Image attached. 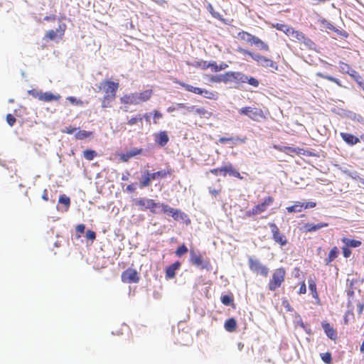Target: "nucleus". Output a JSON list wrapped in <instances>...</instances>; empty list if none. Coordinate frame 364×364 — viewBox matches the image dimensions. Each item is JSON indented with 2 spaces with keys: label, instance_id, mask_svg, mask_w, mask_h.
Listing matches in <instances>:
<instances>
[{
  "label": "nucleus",
  "instance_id": "nucleus-2",
  "mask_svg": "<svg viewBox=\"0 0 364 364\" xmlns=\"http://www.w3.org/2000/svg\"><path fill=\"white\" fill-rule=\"evenodd\" d=\"M153 91L146 90L141 92H134L124 95L120 98V102L125 105H137L148 101L152 96Z\"/></svg>",
  "mask_w": 364,
  "mask_h": 364
},
{
  "label": "nucleus",
  "instance_id": "nucleus-25",
  "mask_svg": "<svg viewBox=\"0 0 364 364\" xmlns=\"http://www.w3.org/2000/svg\"><path fill=\"white\" fill-rule=\"evenodd\" d=\"M225 173H223V176H225L226 173H228L230 176H232L235 178L243 179V177L241 176L240 172L234 168L232 164H228L225 166Z\"/></svg>",
  "mask_w": 364,
  "mask_h": 364
},
{
  "label": "nucleus",
  "instance_id": "nucleus-36",
  "mask_svg": "<svg viewBox=\"0 0 364 364\" xmlns=\"http://www.w3.org/2000/svg\"><path fill=\"white\" fill-rule=\"evenodd\" d=\"M316 75L317 77H321V78L326 79V80H329L331 82H333L336 83L337 85H338L340 87H342V84H341V81L338 78H336V77H332L331 75H324L323 73H322L321 72L316 73Z\"/></svg>",
  "mask_w": 364,
  "mask_h": 364
},
{
  "label": "nucleus",
  "instance_id": "nucleus-8",
  "mask_svg": "<svg viewBox=\"0 0 364 364\" xmlns=\"http://www.w3.org/2000/svg\"><path fill=\"white\" fill-rule=\"evenodd\" d=\"M291 40L294 42H298L301 44H304L306 48H312L314 46V43L303 32L295 30L294 28H291L289 35Z\"/></svg>",
  "mask_w": 364,
  "mask_h": 364
},
{
  "label": "nucleus",
  "instance_id": "nucleus-19",
  "mask_svg": "<svg viewBox=\"0 0 364 364\" xmlns=\"http://www.w3.org/2000/svg\"><path fill=\"white\" fill-rule=\"evenodd\" d=\"M180 267L181 262L178 261L167 267L166 269V278L168 279L174 278L176 276V271L179 269Z\"/></svg>",
  "mask_w": 364,
  "mask_h": 364
},
{
  "label": "nucleus",
  "instance_id": "nucleus-32",
  "mask_svg": "<svg viewBox=\"0 0 364 364\" xmlns=\"http://www.w3.org/2000/svg\"><path fill=\"white\" fill-rule=\"evenodd\" d=\"M151 181H153V179L151 178L150 173L149 171H146L142 176L141 180L140 181V187H148L150 186Z\"/></svg>",
  "mask_w": 364,
  "mask_h": 364
},
{
  "label": "nucleus",
  "instance_id": "nucleus-22",
  "mask_svg": "<svg viewBox=\"0 0 364 364\" xmlns=\"http://www.w3.org/2000/svg\"><path fill=\"white\" fill-rule=\"evenodd\" d=\"M61 98L60 95H53L51 92H42L40 96V100L43 102H52V101H58Z\"/></svg>",
  "mask_w": 364,
  "mask_h": 364
},
{
  "label": "nucleus",
  "instance_id": "nucleus-5",
  "mask_svg": "<svg viewBox=\"0 0 364 364\" xmlns=\"http://www.w3.org/2000/svg\"><path fill=\"white\" fill-rule=\"evenodd\" d=\"M240 114L245 115L255 122H261L266 119L263 110L257 107H244L239 109Z\"/></svg>",
  "mask_w": 364,
  "mask_h": 364
},
{
  "label": "nucleus",
  "instance_id": "nucleus-58",
  "mask_svg": "<svg viewBox=\"0 0 364 364\" xmlns=\"http://www.w3.org/2000/svg\"><path fill=\"white\" fill-rule=\"evenodd\" d=\"M210 82H222V75H211L209 78Z\"/></svg>",
  "mask_w": 364,
  "mask_h": 364
},
{
  "label": "nucleus",
  "instance_id": "nucleus-12",
  "mask_svg": "<svg viewBox=\"0 0 364 364\" xmlns=\"http://www.w3.org/2000/svg\"><path fill=\"white\" fill-rule=\"evenodd\" d=\"M66 30V24L61 23L56 30H49L45 34V39L58 41L61 40Z\"/></svg>",
  "mask_w": 364,
  "mask_h": 364
},
{
  "label": "nucleus",
  "instance_id": "nucleus-48",
  "mask_svg": "<svg viewBox=\"0 0 364 364\" xmlns=\"http://www.w3.org/2000/svg\"><path fill=\"white\" fill-rule=\"evenodd\" d=\"M321 358L322 360L325 363H326V364H331L332 356H331V353L327 352V353H321Z\"/></svg>",
  "mask_w": 364,
  "mask_h": 364
},
{
  "label": "nucleus",
  "instance_id": "nucleus-13",
  "mask_svg": "<svg viewBox=\"0 0 364 364\" xmlns=\"http://www.w3.org/2000/svg\"><path fill=\"white\" fill-rule=\"evenodd\" d=\"M122 282L127 284L138 283L139 277L136 269L128 268L124 270L121 275Z\"/></svg>",
  "mask_w": 364,
  "mask_h": 364
},
{
  "label": "nucleus",
  "instance_id": "nucleus-10",
  "mask_svg": "<svg viewBox=\"0 0 364 364\" xmlns=\"http://www.w3.org/2000/svg\"><path fill=\"white\" fill-rule=\"evenodd\" d=\"M268 225L272 234L273 240L281 246L286 245L288 240L286 236L280 232L277 225L274 223H270Z\"/></svg>",
  "mask_w": 364,
  "mask_h": 364
},
{
  "label": "nucleus",
  "instance_id": "nucleus-35",
  "mask_svg": "<svg viewBox=\"0 0 364 364\" xmlns=\"http://www.w3.org/2000/svg\"><path fill=\"white\" fill-rule=\"evenodd\" d=\"M273 27L275 28L278 31L284 32L287 36L289 35L290 31H291V28H293L287 24L279 23L274 24Z\"/></svg>",
  "mask_w": 364,
  "mask_h": 364
},
{
  "label": "nucleus",
  "instance_id": "nucleus-47",
  "mask_svg": "<svg viewBox=\"0 0 364 364\" xmlns=\"http://www.w3.org/2000/svg\"><path fill=\"white\" fill-rule=\"evenodd\" d=\"M350 319H354V314L352 311H347L343 316L344 323L348 325Z\"/></svg>",
  "mask_w": 364,
  "mask_h": 364
},
{
  "label": "nucleus",
  "instance_id": "nucleus-23",
  "mask_svg": "<svg viewBox=\"0 0 364 364\" xmlns=\"http://www.w3.org/2000/svg\"><path fill=\"white\" fill-rule=\"evenodd\" d=\"M328 226V223H320L318 224L313 223H306L304 226L306 232H314L322 228H326Z\"/></svg>",
  "mask_w": 364,
  "mask_h": 364
},
{
  "label": "nucleus",
  "instance_id": "nucleus-56",
  "mask_svg": "<svg viewBox=\"0 0 364 364\" xmlns=\"http://www.w3.org/2000/svg\"><path fill=\"white\" fill-rule=\"evenodd\" d=\"M129 152L130 154V156L132 157H134L136 155L141 154L143 152V149L134 148V149H131Z\"/></svg>",
  "mask_w": 364,
  "mask_h": 364
},
{
  "label": "nucleus",
  "instance_id": "nucleus-21",
  "mask_svg": "<svg viewBox=\"0 0 364 364\" xmlns=\"http://www.w3.org/2000/svg\"><path fill=\"white\" fill-rule=\"evenodd\" d=\"M340 135L342 139L348 144L354 145L360 142V139L352 134L341 132Z\"/></svg>",
  "mask_w": 364,
  "mask_h": 364
},
{
  "label": "nucleus",
  "instance_id": "nucleus-6",
  "mask_svg": "<svg viewBox=\"0 0 364 364\" xmlns=\"http://www.w3.org/2000/svg\"><path fill=\"white\" fill-rule=\"evenodd\" d=\"M274 198L272 196L266 197L261 203L255 205L251 210H247L245 213V218H250L266 211L268 207L274 203Z\"/></svg>",
  "mask_w": 364,
  "mask_h": 364
},
{
  "label": "nucleus",
  "instance_id": "nucleus-9",
  "mask_svg": "<svg viewBox=\"0 0 364 364\" xmlns=\"http://www.w3.org/2000/svg\"><path fill=\"white\" fill-rule=\"evenodd\" d=\"M248 264L250 269L255 273L259 274L264 277H267L269 274V268L263 265L258 259H255L252 257L249 258Z\"/></svg>",
  "mask_w": 364,
  "mask_h": 364
},
{
  "label": "nucleus",
  "instance_id": "nucleus-20",
  "mask_svg": "<svg viewBox=\"0 0 364 364\" xmlns=\"http://www.w3.org/2000/svg\"><path fill=\"white\" fill-rule=\"evenodd\" d=\"M174 82L179 85L181 87H183L186 91L193 92L196 95L200 94L201 88L198 87H194L193 85L186 84L183 82L179 81L178 80H174Z\"/></svg>",
  "mask_w": 364,
  "mask_h": 364
},
{
  "label": "nucleus",
  "instance_id": "nucleus-16",
  "mask_svg": "<svg viewBox=\"0 0 364 364\" xmlns=\"http://www.w3.org/2000/svg\"><path fill=\"white\" fill-rule=\"evenodd\" d=\"M321 326L328 338L333 341H336L338 338L336 330L329 323L323 321Z\"/></svg>",
  "mask_w": 364,
  "mask_h": 364
},
{
  "label": "nucleus",
  "instance_id": "nucleus-52",
  "mask_svg": "<svg viewBox=\"0 0 364 364\" xmlns=\"http://www.w3.org/2000/svg\"><path fill=\"white\" fill-rule=\"evenodd\" d=\"M232 71L227 72L225 74L222 75V82L227 83L228 82H232Z\"/></svg>",
  "mask_w": 364,
  "mask_h": 364
},
{
  "label": "nucleus",
  "instance_id": "nucleus-28",
  "mask_svg": "<svg viewBox=\"0 0 364 364\" xmlns=\"http://www.w3.org/2000/svg\"><path fill=\"white\" fill-rule=\"evenodd\" d=\"M200 95L203 96L205 98L211 100H217L219 97V95L215 91H210L205 89L201 88V92Z\"/></svg>",
  "mask_w": 364,
  "mask_h": 364
},
{
  "label": "nucleus",
  "instance_id": "nucleus-61",
  "mask_svg": "<svg viewBox=\"0 0 364 364\" xmlns=\"http://www.w3.org/2000/svg\"><path fill=\"white\" fill-rule=\"evenodd\" d=\"M316 202L311 201V202H307V203H303L304 209L314 208V207H316Z\"/></svg>",
  "mask_w": 364,
  "mask_h": 364
},
{
  "label": "nucleus",
  "instance_id": "nucleus-3",
  "mask_svg": "<svg viewBox=\"0 0 364 364\" xmlns=\"http://www.w3.org/2000/svg\"><path fill=\"white\" fill-rule=\"evenodd\" d=\"M240 53L248 55L252 58L259 65L265 68H270L272 72H275L278 70V65L276 62L273 61L270 58L259 54H253L250 51L245 49H239Z\"/></svg>",
  "mask_w": 364,
  "mask_h": 364
},
{
  "label": "nucleus",
  "instance_id": "nucleus-51",
  "mask_svg": "<svg viewBox=\"0 0 364 364\" xmlns=\"http://www.w3.org/2000/svg\"><path fill=\"white\" fill-rule=\"evenodd\" d=\"M58 202L60 203L64 204L67 208H68L70 204V198L68 197L65 196V195H63L59 198Z\"/></svg>",
  "mask_w": 364,
  "mask_h": 364
},
{
  "label": "nucleus",
  "instance_id": "nucleus-29",
  "mask_svg": "<svg viewBox=\"0 0 364 364\" xmlns=\"http://www.w3.org/2000/svg\"><path fill=\"white\" fill-rule=\"evenodd\" d=\"M246 137H244V138H240L239 136H237V137H220L219 139H218V141L222 144H226L228 142H233L234 144H236V142H240V143H245L246 141Z\"/></svg>",
  "mask_w": 364,
  "mask_h": 364
},
{
  "label": "nucleus",
  "instance_id": "nucleus-15",
  "mask_svg": "<svg viewBox=\"0 0 364 364\" xmlns=\"http://www.w3.org/2000/svg\"><path fill=\"white\" fill-rule=\"evenodd\" d=\"M186 109L189 112H193L196 114L203 119H210L213 115V113L208 109L203 107H196L194 105L187 107Z\"/></svg>",
  "mask_w": 364,
  "mask_h": 364
},
{
  "label": "nucleus",
  "instance_id": "nucleus-38",
  "mask_svg": "<svg viewBox=\"0 0 364 364\" xmlns=\"http://www.w3.org/2000/svg\"><path fill=\"white\" fill-rule=\"evenodd\" d=\"M308 282H309V289L311 291L313 297L315 299H318V294L317 292L316 284L315 281L314 279H309Z\"/></svg>",
  "mask_w": 364,
  "mask_h": 364
},
{
  "label": "nucleus",
  "instance_id": "nucleus-55",
  "mask_svg": "<svg viewBox=\"0 0 364 364\" xmlns=\"http://www.w3.org/2000/svg\"><path fill=\"white\" fill-rule=\"evenodd\" d=\"M342 252L345 258H348L352 253L350 247H348L346 245L342 247Z\"/></svg>",
  "mask_w": 364,
  "mask_h": 364
},
{
  "label": "nucleus",
  "instance_id": "nucleus-11",
  "mask_svg": "<svg viewBox=\"0 0 364 364\" xmlns=\"http://www.w3.org/2000/svg\"><path fill=\"white\" fill-rule=\"evenodd\" d=\"M160 208H161V211L163 213H170L175 220H181L185 221L188 220L187 215L180 210L174 209L164 203H161Z\"/></svg>",
  "mask_w": 364,
  "mask_h": 364
},
{
  "label": "nucleus",
  "instance_id": "nucleus-4",
  "mask_svg": "<svg viewBox=\"0 0 364 364\" xmlns=\"http://www.w3.org/2000/svg\"><path fill=\"white\" fill-rule=\"evenodd\" d=\"M286 277V270L284 267H279L274 269L268 283V289L271 291H274L282 287Z\"/></svg>",
  "mask_w": 364,
  "mask_h": 364
},
{
  "label": "nucleus",
  "instance_id": "nucleus-60",
  "mask_svg": "<svg viewBox=\"0 0 364 364\" xmlns=\"http://www.w3.org/2000/svg\"><path fill=\"white\" fill-rule=\"evenodd\" d=\"M153 114H154V123L157 124L158 123L157 120L162 118L163 114L157 110H154Z\"/></svg>",
  "mask_w": 364,
  "mask_h": 364
},
{
  "label": "nucleus",
  "instance_id": "nucleus-43",
  "mask_svg": "<svg viewBox=\"0 0 364 364\" xmlns=\"http://www.w3.org/2000/svg\"><path fill=\"white\" fill-rule=\"evenodd\" d=\"M220 300L224 305L229 306L233 303L234 299L232 295H223Z\"/></svg>",
  "mask_w": 364,
  "mask_h": 364
},
{
  "label": "nucleus",
  "instance_id": "nucleus-27",
  "mask_svg": "<svg viewBox=\"0 0 364 364\" xmlns=\"http://www.w3.org/2000/svg\"><path fill=\"white\" fill-rule=\"evenodd\" d=\"M341 242L346 245L348 247H358L361 245L362 242L360 240L355 239H350L348 237H343Z\"/></svg>",
  "mask_w": 364,
  "mask_h": 364
},
{
  "label": "nucleus",
  "instance_id": "nucleus-33",
  "mask_svg": "<svg viewBox=\"0 0 364 364\" xmlns=\"http://www.w3.org/2000/svg\"><path fill=\"white\" fill-rule=\"evenodd\" d=\"M237 322L234 318L228 319L225 323V328L227 331L233 332L236 330Z\"/></svg>",
  "mask_w": 364,
  "mask_h": 364
},
{
  "label": "nucleus",
  "instance_id": "nucleus-45",
  "mask_svg": "<svg viewBox=\"0 0 364 364\" xmlns=\"http://www.w3.org/2000/svg\"><path fill=\"white\" fill-rule=\"evenodd\" d=\"M245 82H247L249 85L257 87L259 85V82L257 79L254 77H248L246 75Z\"/></svg>",
  "mask_w": 364,
  "mask_h": 364
},
{
  "label": "nucleus",
  "instance_id": "nucleus-57",
  "mask_svg": "<svg viewBox=\"0 0 364 364\" xmlns=\"http://www.w3.org/2000/svg\"><path fill=\"white\" fill-rule=\"evenodd\" d=\"M28 92L32 97H33L35 98H37V99H38L40 100V96L41 95V91H37L36 90H28Z\"/></svg>",
  "mask_w": 364,
  "mask_h": 364
},
{
  "label": "nucleus",
  "instance_id": "nucleus-24",
  "mask_svg": "<svg viewBox=\"0 0 364 364\" xmlns=\"http://www.w3.org/2000/svg\"><path fill=\"white\" fill-rule=\"evenodd\" d=\"M237 38L247 43L253 44L256 36L247 31H242L237 33Z\"/></svg>",
  "mask_w": 364,
  "mask_h": 364
},
{
  "label": "nucleus",
  "instance_id": "nucleus-44",
  "mask_svg": "<svg viewBox=\"0 0 364 364\" xmlns=\"http://www.w3.org/2000/svg\"><path fill=\"white\" fill-rule=\"evenodd\" d=\"M96 156L97 153L94 150L87 149L83 151V156L89 161L92 160Z\"/></svg>",
  "mask_w": 364,
  "mask_h": 364
},
{
  "label": "nucleus",
  "instance_id": "nucleus-18",
  "mask_svg": "<svg viewBox=\"0 0 364 364\" xmlns=\"http://www.w3.org/2000/svg\"><path fill=\"white\" fill-rule=\"evenodd\" d=\"M338 64L340 72L348 74L353 77H355L356 75L358 76V77L360 78V76L358 74V73L355 70L351 69L350 66L348 64L343 61H340Z\"/></svg>",
  "mask_w": 364,
  "mask_h": 364
},
{
  "label": "nucleus",
  "instance_id": "nucleus-41",
  "mask_svg": "<svg viewBox=\"0 0 364 364\" xmlns=\"http://www.w3.org/2000/svg\"><path fill=\"white\" fill-rule=\"evenodd\" d=\"M253 44L258 46L261 50H263L265 51H268L269 49V46L257 37L255 38V40Z\"/></svg>",
  "mask_w": 364,
  "mask_h": 364
},
{
  "label": "nucleus",
  "instance_id": "nucleus-31",
  "mask_svg": "<svg viewBox=\"0 0 364 364\" xmlns=\"http://www.w3.org/2000/svg\"><path fill=\"white\" fill-rule=\"evenodd\" d=\"M339 250L337 247H333L330 250L328 257L326 259V264L328 265L331 262H333L338 255Z\"/></svg>",
  "mask_w": 364,
  "mask_h": 364
},
{
  "label": "nucleus",
  "instance_id": "nucleus-53",
  "mask_svg": "<svg viewBox=\"0 0 364 364\" xmlns=\"http://www.w3.org/2000/svg\"><path fill=\"white\" fill-rule=\"evenodd\" d=\"M225 166H223V167H220V168H213V169H210L209 171L215 175V176H218V175H223V173H225Z\"/></svg>",
  "mask_w": 364,
  "mask_h": 364
},
{
  "label": "nucleus",
  "instance_id": "nucleus-1",
  "mask_svg": "<svg viewBox=\"0 0 364 364\" xmlns=\"http://www.w3.org/2000/svg\"><path fill=\"white\" fill-rule=\"evenodd\" d=\"M119 87V82H115L109 80H105L100 82L98 89L100 90H102L105 92V95L101 101L102 108H108L112 107V102L116 98V95Z\"/></svg>",
  "mask_w": 364,
  "mask_h": 364
},
{
  "label": "nucleus",
  "instance_id": "nucleus-34",
  "mask_svg": "<svg viewBox=\"0 0 364 364\" xmlns=\"http://www.w3.org/2000/svg\"><path fill=\"white\" fill-rule=\"evenodd\" d=\"M232 82L238 83H245L246 80V75L240 72H232Z\"/></svg>",
  "mask_w": 364,
  "mask_h": 364
},
{
  "label": "nucleus",
  "instance_id": "nucleus-42",
  "mask_svg": "<svg viewBox=\"0 0 364 364\" xmlns=\"http://www.w3.org/2000/svg\"><path fill=\"white\" fill-rule=\"evenodd\" d=\"M192 66L200 68L202 70H206L209 68V62L206 60H199L193 63Z\"/></svg>",
  "mask_w": 364,
  "mask_h": 364
},
{
  "label": "nucleus",
  "instance_id": "nucleus-63",
  "mask_svg": "<svg viewBox=\"0 0 364 364\" xmlns=\"http://www.w3.org/2000/svg\"><path fill=\"white\" fill-rule=\"evenodd\" d=\"M350 177L355 181H359L361 183L364 185V179L360 178L358 173H354L353 175L350 174Z\"/></svg>",
  "mask_w": 364,
  "mask_h": 364
},
{
  "label": "nucleus",
  "instance_id": "nucleus-37",
  "mask_svg": "<svg viewBox=\"0 0 364 364\" xmlns=\"http://www.w3.org/2000/svg\"><path fill=\"white\" fill-rule=\"evenodd\" d=\"M161 203H156L153 199H147V205L145 209H149L152 213H157L156 208H160Z\"/></svg>",
  "mask_w": 364,
  "mask_h": 364
},
{
  "label": "nucleus",
  "instance_id": "nucleus-54",
  "mask_svg": "<svg viewBox=\"0 0 364 364\" xmlns=\"http://www.w3.org/2000/svg\"><path fill=\"white\" fill-rule=\"evenodd\" d=\"M6 122L11 127H12L16 123V119L11 114H8L6 115Z\"/></svg>",
  "mask_w": 364,
  "mask_h": 364
},
{
  "label": "nucleus",
  "instance_id": "nucleus-62",
  "mask_svg": "<svg viewBox=\"0 0 364 364\" xmlns=\"http://www.w3.org/2000/svg\"><path fill=\"white\" fill-rule=\"evenodd\" d=\"M209 68H211L213 71L218 72V65L215 61L209 62Z\"/></svg>",
  "mask_w": 364,
  "mask_h": 364
},
{
  "label": "nucleus",
  "instance_id": "nucleus-14",
  "mask_svg": "<svg viewBox=\"0 0 364 364\" xmlns=\"http://www.w3.org/2000/svg\"><path fill=\"white\" fill-rule=\"evenodd\" d=\"M273 148L279 151L284 152L288 155H292L293 154L299 155L304 154V149L299 147H290L279 145H273Z\"/></svg>",
  "mask_w": 364,
  "mask_h": 364
},
{
  "label": "nucleus",
  "instance_id": "nucleus-30",
  "mask_svg": "<svg viewBox=\"0 0 364 364\" xmlns=\"http://www.w3.org/2000/svg\"><path fill=\"white\" fill-rule=\"evenodd\" d=\"M303 209V203L300 201H296L292 205L286 208V210L289 213H300Z\"/></svg>",
  "mask_w": 364,
  "mask_h": 364
},
{
  "label": "nucleus",
  "instance_id": "nucleus-46",
  "mask_svg": "<svg viewBox=\"0 0 364 364\" xmlns=\"http://www.w3.org/2000/svg\"><path fill=\"white\" fill-rule=\"evenodd\" d=\"M188 251V250L187 247L184 244H183L182 245H181L180 247H178L177 248L175 253H176V256L181 257V256L183 255L184 254L187 253Z\"/></svg>",
  "mask_w": 364,
  "mask_h": 364
},
{
  "label": "nucleus",
  "instance_id": "nucleus-50",
  "mask_svg": "<svg viewBox=\"0 0 364 364\" xmlns=\"http://www.w3.org/2000/svg\"><path fill=\"white\" fill-rule=\"evenodd\" d=\"M135 204L141 208V210H146L145 206L147 205V199L139 198L136 200Z\"/></svg>",
  "mask_w": 364,
  "mask_h": 364
},
{
  "label": "nucleus",
  "instance_id": "nucleus-26",
  "mask_svg": "<svg viewBox=\"0 0 364 364\" xmlns=\"http://www.w3.org/2000/svg\"><path fill=\"white\" fill-rule=\"evenodd\" d=\"M168 140L169 139L166 131L160 132L156 137V143L161 146H164Z\"/></svg>",
  "mask_w": 364,
  "mask_h": 364
},
{
  "label": "nucleus",
  "instance_id": "nucleus-17",
  "mask_svg": "<svg viewBox=\"0 0 364 364\" xmlns=\"http://www.w3.org/2000/svg\"><path fill=\"white\" fill-rule=\"evenodd\" d=\"M173 170L170 166H168L166 169L150 173V174L151 178H152L153 180H156L159 178H165L168 176H170L173 174Z\"/></svg>",
  "mask_w": 364,
  "mask_h": 364
},
{
  "label": "nucleus",
  "instance_id": "nucleus-49",
  "mask_svg": "<svg viewBox=\"0 0 364 364\" xmlns=\"http://www.w3.org/2000/svg\"><path fill=\"white\" fill-rule=\"evenodd\" d=\"M71 104L78 106H82L83 102L81 100L77 99L75 97L70 96L66 98Z\"/></svg>",
  "mask_w": 364,
  "mask_h": 364
},
{
  "label": "nucleus",
  "instance_id": "nucleus-7",
  "mask_svg": "<svg viewBox=\"0 0 364 364\" xmlns=\"http://www.w3.org/2000/svg\"><path fill=\"white\" fill-rule=\"evenodd\" d=\"M190 262L192 264L201 269H211V264L208 259H204L200 254H197L194 250L190 251Z\"/></svg>",
  "mask_w": 364,
  "mask_h": 364
},
{
  "label": "nucleus",
  "instance_id": "nucleus-64",
  "mask_svg": "<svg viewBox=\"0 0 364 364\" xmlns=\"http://www.w3.org/2000/svg\"><path fill=\"white\" fill-rule=\"evenodd\" d=\"M131 158H132V157L130 156L129 152H127V153H126V154H121V156H120V159H121L123 161H124V162L128 161Z\"/></svg>",
  "mask_w": 364,
  "mask_h": 364
},
{
  "label": "nucleus",
  "instance_id": "nucleus-40",
  "mask_svg": "<svg viewBox=\"0 0 364 364\" xmlns=\"http://www.w3.org/2000/svg\"><path fill=\"white\" fill-rule=\"evenodd\" d=\"M92 134V132L85 131V130H79L77 132L75 133V136L77 139H84L85 138H88L91 136Z\"/></svg>",
  "mask_w": 364,
  "mask_h": 364
},
{
  "label": "nucleus",
  "instance_id": "nucleus-59",
  "mask_svg": "<svg viewBox=\"0 0 364 364\" xmlns=\"http://www.w3.org/2000/svg\"><path fill=\"white\" fill-rule=\"evenodd\" d=\"M86 238L90 240H94L96 238V233L92 230H87L86 232Z\"/></svg>",
  "mask_w": 364,
  "mask_h": 364
},
{
  "label": "nucleus",
  "instance_id": "nucleus-39",
  "mask_svg": "<svg viewBox=\"0 0 364 364\" xmlns=\"http://www.w3.org/2000/svg\"><path fill=\"white\" fill-rule=\"evenodd\" d=\"M137 124H140L141 126L143 124V118L139 114L135 117H132L127 122V124L129 126H133Z\"/></svg>",
  "mask_w": 364,
  "mask_h": 364
}]
</instances>
